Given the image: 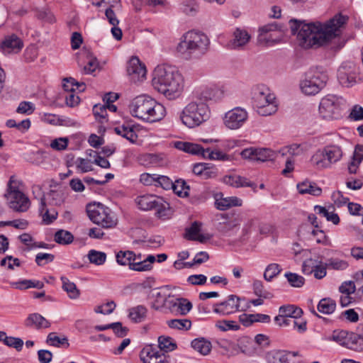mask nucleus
Listing matches in <instances>:
<instances>
[{
	"label": "nucleus",
	"instance_id": "obj_27",
	"mask_svg": "<svg viewBox=\"0 0 363 363\" xmlns=\"http://www.w3.org/2000/svg\"><path fill=\"white\" fill-rule=\"evenodd\" d=\"M147 309L142 305L129 309L128 317L134 323H141L147 316Z\"/></svg>",
	"mask_w": 363,
	"mask_h": 363
},
{
	"label": "nucleus",
	"instance_id": "obj_11",
	"mask_svg": "<svg viewBox=\"0 0 363 363\" xmlns=\"http://www.w3.org/2000/svg\"><path fill=\"white\" fill-rule=\"evenodd\" d=\"M86 212L89 219L104 228H111L117 225V219L111 210L101 203L88 205Z\"/></svg>",
	"mask_w": 363,
	"mask_h": 363
},
{
	"label": "nucleus",
	"instance_id": "obj_46",
	"mask_svg": "<svg viewBox=\"0 0 363 363\" xmlns=\"http://www.w3.org/2000/svg\"><path fill=\"white\" fill-rule=\"evenodd\" d=\"M325 264L328 269L338 271L345 270L349 267V263L346 260L333 257L328 259Z\"/></svg>",
	"mask_w": 363,
	"mask_h": 363
},
{
	"label": "nucleus",
	"instance_id": "obj_47",
	"mask_svg": "<svg viewBox=\"0 0 363 363\" xmlns=\"http://www.w3.org/2000/svg\"><path fill=\"white\" fill-rule=\"evenodd\" d=\"M164 307L169 308L173 313L182 314V298H174L169 294Z\"/></svg>",
	"mask_w": 363,
	"mask_h": 363
},
{
	"label": "nucleus",
	"instance_id": "obj_57",
	"mask_svg": "<svg viewBox=\"0 0 363 363\" xmlns=\"http://www.w3.org/2000/svg\"><path fill=\"white\" fill-rule=\"evenodd\" d=\"M129 268L133 271L147 272L151 270L152 266L150 264L146 263L145 259L142 262H135V259L133 257Z\"/></svg>",
	"mask_w": 363,
	"mask_h": 363
},
{
	"label": "nucleus",
	"instance_id": "obj_63",
	"mask_svg": "<svg viewBox=\"0 0 363 363\" xmlns=\"http://www.w3.org/2000/svg\"><path fill=\"white\" fill-rule=\"evenodd\" d=\"M112 330H113L116 335L118 337H124L127 335L129 330L127 327L122 325L121 322H116L111 323Z\"/></svg>",
	"mask_w": 363,
	"mask_h": 363
},
{
	"label": "nucleus",
	"instance_id": "obj_44",
	"mask_svg": "<svg viewBox=\"0 0 363 363\" xmlns=\"http://www.w3.org/2000/svg\"><path fill=\"white\" fill-rule=\"evenodd\" d=\"M315 211L318 214L325 217L328 221H330L335 225L338 224L340 222V218L337 213L329 212L328 210L323 206H315Z\"/></svg>",
	"mask_w": 363,
	"mask_h": 363
},
{
	"label": "nucleus",
	"instance_id": "obj_51",
	"mask_svg": "<svg viewBox=\"0 0 363 363\" xmlns=\"http://www.w3.org/2000/svg\"><path fill=\"white\" fill-rule=\"evenodd\" d=\"M133 257H134V252L132 251H120L116 255V262L120 265H128L132 261Z\"/></svg>",
	"mask_w": 363,
	"mask_h": 363
},
{
	"label": "nucleus",
	"instance_id": "obj_26",
	"mask_svg": "<svg viewBox=\"0 0 363 363\" xmlns=\"http://www.w3.org/2000/svg\"><path fill=\"white\" fill-rule=\"evenodd\" d=\"M298 192L301 194H308L313 196H320L322 193V189L318 187L315 183L310 182L308 181L303 182L297 184Z\"/></svg>",
	"mask_w": 363,
	"mask_h": 363
},
{
	"label": "nucleus",
	"instance_id": "obj_52",
	"mask_svg": "<svg viewBox=\"0 0 363 363\" xmlns=\"http://www.w3.org/2000/svg\"><path fill=\"white\" fill-rule=\"evenodd\" d=\"M16 286L17 289H28V288H36V289H42L44 286V284L40 281H33V280H23L20 282L13 284Z\"/></svg>",
	"mask_w": 363,
	"mask_h": 363
},
{
	"label": "nucleus",
	"instance_id": "obj_16",
	"mask_svg": "<svg viewBox=\"0 0 363 363\" xmlns=\"http://www.w3.org/2000/svg\"><path fill=\"white\" fill-rule=\"evenodd\" d=\"M127 72L134 83L143 81L146 77V67L138 57H132L127 66Z\"/></svg>",
	"mask_w": 363,
	"mask_h": 363
},
{
	"label": "nucleus",
	"instance_id": "obj_13",
	"mask_svg": "<svg viewBox=\"0 0 363 363\" xmlns=\"http://www.w3.org/2000/svg\"><path fill=\"white\" fill-rule=\"evenodd\" d=\"M245 301V298H240L233 294L230 295L227 300L213 306V312L223 315H228L238 311H245L250 307V305L245 306L241 305V302Z\"/></svg>",
	"mask_w": 363,
	"mask_h": 363
},
{
	"label": "nucleus",
	"instance_id": "obj_60",
	"mask_svg": "<svg viewBox=\"0 0 363 363\" xmlns=\"http://www.w3.org/2000/svg\"><path fill=\"white\" fill-rule=\"evenodd\" d=\"M35 111V107L31 102L22 101L19 104L16 112L21 114L30 115Z\"/></svg>",
	"mask_w": 363,
	"mask_h": 363
},
{
	"label": "nucleus",
	"instance_id": "obj_15",
	"mask_svg": "<svg viewBox=\"0 0 363 363\" xmlns=\"http://www.w3.org/2000/svg\"><path fill=\"white\" fill-rule=\"evenodd\" d=\"M357 72L355 66L351 63L342 64L337 70V79L340 84L350 87L356 83Z\"/></svg>",
	"mask_w": 363,
	"mask_h": 363
},
{
	"label": "nucleus",
	"instance_id": "obj_3",
	"mask_svg": "<svg viewBox=\"0 0 363 363\" xmlns=\"http://www.w3.org/2000/svg\"><path fill=\"white\" fill-rule=\"evenodd\" d=\"M129 109L133 117L147 123L160 121L166 115L164 106L145 94L135 97L130 101Z\"/></svg>",
	"mask_w": 363,
	"mask_h": 363
},
{
	"label": "nucleus",
	"instance_id": "obj_55",
	"mask_svg": "<svg viewBox=\"0 0 363 363\" xmlns=\"http://www.w3.org/2000/svg\"><path fill=\"white\" fill-rule=\"evenodd\" d=\"M74 86H83V89L86 86L84 82L79 83L72 77H67L63 79L62 87L67 93L74 92Z\"/></svg>",
	"mask_w": 363,
	"mask_h": 363
},
{
	"label": "nucleus",
	"instance_id": "obj_54",
	"mask_svg": "<svg viewBox=\"0 0 363 363\" xmlns=\"http://www.w3.org/2000/svg\"><path fill=\"white\" fill-rule=\"evenodd\" d=\"M216 327L221 331H228L230 330H238L240 329V325L236 324L233 320H218L216 323Z\"/></svg>",
	"mask_w": 363,
	"mask_h": 363
},
{
	"label": "nucleus",
	"instance_id": "obj_36",
	"mask_svg": "<svg viewBox=\"0 0 363 363\" xmlns=\"http://www.w3.org/2000/svg\"><path fill=\"white\" fill-rule=\"evenodd\" d=\"M359 340H363V335L362 333L357 334L354 333L347 332L345 342L344 346L354 350H357L359 348L358 345Z\"/></svg>",
	"mask_w": 363,
	"mask_h": 363
},
{
	"label": "nucleus",
	"instance_id": "obj_20",
	"mask_svg": "<svg viewBox=\"0 0 363 363\" xmlns=\"http://www.w3.org/2000/svg\"><path fill=\"white\" fill-rule=\"evenodd\" d=\"M25 325L29 328L33 327L39 330L50 328V323L40 314L34 313L30 314L25 320Z\"/></svg>",
	"mask_w": 363,
	"mask_h": 363
},
{
	"label": "nucleus",
	"instance_id": "obj_62",
	"mask_svg": "<svg viewBox=\"0 0 363 363\" xmlns=\"http://www.w3.org/2000/svg\"><path fill=\"white\" fill-rule=\"evenodd\" d=\"M75 164L77 166V168L80 169L81 172L83 173L93 170V167L90 161L83 158H77L75 161Z\"/></svg>",
	"mask_w": 363,
	"mask_h": 363
},
{
	"label": "nucleus",
	"instance_id": "obj_30",
	"mask_svg": "<svg viewBox=\"0 0 363 363\" xmlns=\"http://www.w3.org/2000/svg\"><path fill=\"white\" fill-rule=\"evenodd\" d=\"M158 347L163 352H169L177 349V345L172 337L161 335L158 337Z\"/></svg>",
	"mask_w": 363,
	"mask_h": 363
},
{
	"label": "nucleus",
	"instance_id": "obj_25",
	"mask_svg": "<svg viewBox=\"0 0 363 363\" xmlns=\"http://www.w3.org/2000/svg\"><path fill=\"white\" fill-rule=\"evenodd\" d=\"M242 204V199L237 196H230L220 199H216L215 201V206L216 208L220 211H225L233 206H241Z\"/></svg>",
	"mask_w": 363,
	"mask_h": 363
},
{
	"label": "nucleus",
	"instance_id": "obj_61",
	"mask_svg": "<svg viewBox=\"0 0 363 363\" xmlns=\"http://www.w3.org/2000/svg\"><path fill=\"white\" fill-rule=\"evenodd\" d=\"M286 150H287V152L292 156L301 155L304 152V149L302 145L296 143L282 149V155L286 154L284 152Z\"/></svg>",
	"mask_w": 363,
	"mask_h": 363
},
{
	"label": "nucleus",
	"instance_id": "obj_24",
	"mask_svg": "<svg viewBox=\"0 0 363 363\" xmlns=\"http://www.w3.org/2000/svg\"><path fill=\"white\" fill-rule=\"evenodd\" d=\"M79 57L86 60V65L84 67L85 74L93 73L99 67L96 57H94L89 50H82L79 53Z\"/></svg>",
	"mask_w": 363,
	"mask_h": 363
},
{
	"label": "nucleus",
	"instance_id": "obj_23",
	"mask_svg": "<svg viewBox=\"0 0 363 363\" xmlns=\"http://www.w3.org/2000/svg\"><path fill=\"white\" fill-rule=\"evenodd\" d=\"M234 38L230 42V46L233 49H238L245 45L250 39L248 33L240 28H237L233 33Z\"/></svg>",
	"mask_w": 363,
	"mask_h": 363
},
{
	"label": "nucleus",
	"instance_id": "obj_1",
	"mask_svg": "<svg viewBox=\"0 0 363 363\" xmlns=\"http://www.w3.org/2000/svg\"><path fill=\"white\" fill-rule=\"evenodd\" d=\"M348 17L341 13L336 14L325 23L320 22L306 23L304 21L292 18L289 21L293 35H297V39L301 47L309 48L313 46H323L341 35L342 28Z\"/></svg>",
	"mask_w": 363,
	"mask_h": 363
},
{
	"label": "nucleus",
	"instance_id": "obj_43",
	"mask_svg": "<svg viewBox=\"0 0 363 363\" xmlns=\"http://www.w3.org/2000/svg\"><path fill=\"white\" fill-rule=\"evenodd\" d=\"M87 257L90 263L99 266L105 263L106 254L104 252L91 250L88 252Z\"/></svg>",
	"mask_w": 363,
	"mask_h": 363
},
{
	"label": "nucleus",
	"instance_id": "obj_28",
	"mask_svg": "<svg viewBox=\"0 0 363 363\" xmlns=\"http://www.w3.org/2000/svg\"><path fill=\"white\" fill-rule=\"evenodd\" d=\"M46 342L53 347L68 348L69 343L68 338L62 335V337L57 336L55 333H50L48 334Z\"/></svg>",
	"mask_w": 363,
	"mask_h": 363
},
{
	"label": "nucleus",
	"instance_id": "obj_58",
	"mask_svg": "<svg viewBox=\"0 0 363 363\" xmlns=\"http://www.w3.org/2000/svg\"><path fill=\"white\" fill-rule=\"evenodd\" d=\"M199 10V6L196 0H189L183 5V12L186 14L194 16Z\"/></svg>",
	"mask_w": 363,
	"mask_h": 363
},
{
	"label": "nucleus",
	"instance_id": "obj_37",
	"mask_svg": "<svg viewBox=\"0 0 363 363\" xmlns=\"http://www.w3.org/2000/svg\"><path fill=\"white\" fill-rule=\"evenodd\" d=\"M168 295L169 294H167L164 289H155L152 296L155 298V300L153 302L152 307L155 310H159L164 307Z\"/></svg>",
	"mask_w": 363,
	"mask_h": 363
},
{
	"label": "nucleus",
	"instance_id": "obj_29",
	"mask_svg": "<svg viewBox=\"0 0 363 363\" xmlns=\"http://www.w3.org/2000/svg\"><path fill=\"white\" fill-rule=\"evenodd\" d=\"M239 222L237 219L220 222L217 225V230L225 235H233L235 230L238 229Z\"/></svg>",
	"mask_w": 363,
	"mask_h": 363
},
{
	"label": "nucleus",
	"instance_id": "obj_42",
	"mask_svg": "<svg viewBox=\"0 0 363 363\" xmlns=\"http://www.w3.org/2000/svg\"><path fill=\"white\" fill-rule=\"evenodd\" d=\"M73 240L72 234L65 230H57L54 235V240L60 245H69L73 242Z\"/></svg>",
	"mask_w": 363,
	"mask_h": 363
},
{
	"label": "nucleus",
	"instance_id": "obj_8",
	"mask_svg": "<svg viewBox=\"0 0 363 363\" xmlns=\"http://www.w3.org/2000/svg\"><path fill=\"white\" fill-rule=\"evenodd\" d=\"M342 156L340 146L329 145L322 149H318L311 157V162L318 169L330 167L332 164L338 162Z\"/></svg>",
	"mask_w": 363,
	"mask_h": 363
},
{
	"label": "nucleus",
	"instance_id": "obj_4",
	"mask_svg": "<svg viewBox=\"0 0 363 363\" xmlns=\"http://www.w3.org/2000/svg\"><path fill=\"white\" fill-rule=\"evenodd\" d=\"M210 41L206 35L191 30L183 35V60L196 61L208 50Z\"/></svg>",
	"mask_w": 363,
	"mask_h": 363
},
{
	"label": "nucleus",
	"instance_id": "obj_64",
	"mask_svg": "<svg viewBox=\"0 0 363 363\" xmlns=\"http://www.w3.org/2000/svg\"><path fill=\"white\" fill-rule=\"evenodd\" d=\"M174 183L168 177L166 176H157V184L164 189L168 190L174 187Z\"/></svg>",
	"mask_w": 363,
	"mask_h": 363
},
{
	"label": "nucleus",
	"instance_id": "obj_6",
	"mask_svg": "<svg viewBox=\"0 0 363 363\" xmlns=\"http://www.w3.org/2000/svg\"><path fill=\"white\" fill-rule=\"evenodd\" d=\"M328 79V74L322 67H313L306 73L300 87L305 94L315 95L325 86Z\"/></svg>",
	"mask_w": 363,
	"mask_h": 363
},
{
	"label": "nucleus",
	"instance_id": "obj_56",
	"mask_svg": "<svg viewBox=\"0 0 363 363\" xmlns=\"http://www.w3.org/2000/svg\"><path fill=\"white\" fill-rule=\"evenodd\" d=\"M3 342L8 347L15 348L17 351H21L23 346V341L19 337H8L5 335Z\"/></svg>",
	"mask_w": 363,
	"mask_h": 363
},
{
	"label": "nucleus",
	"instance_id": "obj_45",
	"mask_svg": "<svg viewBox=\"0 0 363 363\" xmlns=\"http://www.w3.org/2000/svg\"><path fill=\"white\" fill-rule=\"evenodd\" d=\"M281 268L279 264L277 263H272L267 266L264 272V279L267 281H271L274 277L281 272Z\"/></svg>",
	"mask_w": 363,
	"mask_h": 363
},
{
	"label": "nucleus",
	"instance_id": "obj_40",
	"mask_svg": "<svg viewBox=\"0 0 363 363\" xmlns=\"http://www.w3.org/2000/svg\"><path fill=\"white\" fill-rule=\"evenodd\" d=\"M255 161H272L276 158L277 153L268 148H255Z\"/></svg>",
	"mask_w": 363,
	"mask_h": 363
},
{
	"label": "nucleus",
	"instance_id": "obj_14",
	"mask_svg": "<svg viewBox=\"0 0 363 363\" xmlns=\"http://www.w3.org/2000/svg\"><path fill=\"white\" fill-rule=\"evenodd\" d=\"M248 118L247 112L241 107H235L225 113L223 123L230 130L241 128Z\"/></svg>",
	"mask_w": 363,
	"mask_h": 363
},
{
	"label": "nucleus",
	"instance_id": "obj_17",
	"mask_svg": "<svg viewBox=\"0 0 363 363\" xmlns=\"http://www.w3.org/2000/svg\"><path fill=\"white\" fill-rule=\"evenodd\" d=\"M201 223L198 221L192 223L190 227L186 228L184 237L189 240H196L204 243L209 240L212 235L210 234H200Z\"/></svg>",
	"mask_w": 363,
	"mask_h": 363
},
{
	"label": "nucleus",
	"instance_id": "obj_22",
	"mask_svg": "<svg viewBox=\"0 0 363 363\" xmlns=\"http://www.w3.org/2000/svg\"><path fill=\"white\" fill-rule=\"evenodd\" d=\"M223 182L235 188L251 187L254 185L252 182L247 181V178L238 174L225 175L223 178Z\"/></svg>",
	"mask_w": 363,
	"mask_h": 363
},
{
	"label": "nucleus",
	"instance_id": "obj_10",
	"mask_svg": "<svg viewBox=\"0 0 363 363\" xmlns=\"http://www.w3.org/2000/svg\"><path fill=\"white\" fill-rule=\"evenodd\" d=\"M9 201V207L18 212L26 211L30 206L28 198L19 190V182L11 176L8 182V188L5 194Z\"/></svg>",
	"mask_w": 363,
	"mask_h": 363
},
{
	"label": "nucleus",
	"instance_id": "obj_5",
	"mask_svg": "<svg viewBox=\"0 0 363 363\" xmlns=\"http://www.w3.org/2000/svg\"><path fill=\"white\" fill-rule=\"evenodd\" d=\"M252 100L257 113L261 116H270L277 111L276 97L264 85H258L253 89Z\"/></svg>",
	"mask_w": 363,
	"mask_h": 363
},
{
	"label": "nucleus",
	"instance_id": "obj_48",
	"mask_svg": "<svg viewBox=\"0 0 363 363\" xmlns=\"http://www.w3.org/2000/svg\"><path fill=\"white\" fill-rule=\"evenodd\" d=\"M205 159L211 160L230 161V156L220 150H211L210 148L206 149Z\"/></svg>",
	"mask_w": 363,
	"mask_h": 363
},
{
	"label": "nucleus",
	"instance_id": "obj_19",
	"mask_svg": "<svg viewBox=\"0 0 363 363\" xmlns=\"http://www.w3.org/2000/svg\"><path fill=\"white\" fill-rule=\"evenodd\" d=\"M218 93V90L216 87L205 86L196 89L192 93V97L193 99H196L204 103L208 100L215 99Z\"/></svg>",
	"mask_w": 363,
	"mask_h": 363
},
{
	"label": "nucleus",
	"instance_id": "obj_53",
	"mask_svg": "<svg viewBox=\"0 0 363 363\" xmlns=\"http://www.w3.org/2000/svg\"><path fill=\"white\" fill-rule=\"evenodd\" d=\"M144 160L147 162V164H151L155 167L163 166L166 161L162 155L148 154L144 156Z\"/></svg>",
	"mask_w": 363,
	"mask_h": 363
},
{
	"label": "nucleus",
	"instance_id": "obj_32",
	"mask_svg": "<svg viewBox=\"0 0 363 363\" xmlns=\"http://www.w3.org/2000/svg\"><path fill=\"white\" fill-rule=\"evenodd\" d=\"M279 312L282 314V315L296 320L300 318L303 313L301 308L294 305L282 306L279 308Z\"/></svg>",
	"mask_w": 363,
	"mask_h": 363
},
{
	"label": "nucleus",
	"instance_id": "obj_38",
	"mask_svg": "<svg viewBox=\"0 0 363 363\" xmlns=\"http://www.w3.org/2000/svg\"><path fill=\"white\" fill-rule=\"evenodd\" d=\"M183 152L192 155L201 156L203 158L205 157L206 155V149L200 145L189 142H183Z\"/></svg>",
	"mask_w": 363,
	"mask_h": 363
},
{
	"label": "nucleus",
	"instance_id": "obj_7",
	"mask_svg": "<svg viewBox=\"0 0 363 363\" xmlns=\"http://www.w3.org/2000/svg\"><path fill=\"white\" fill-rule=\"evenodd\" d=\"M210 117V111L205 103L190 102L183 109V125L189 128L199 126Z\"/></svg>",
	"mask_w": 363,
	"mask_h": 363
},
{
	"label": "nucleus",
	"instance_id": "obj_39",
	"mask_svg": "<svg viewBox=\"0 0 363 363\" xmlns=\"http://www.w3.org/2000/svg\"><path fill=\"white\" fill-rule=\"evenodd\" d=\"M311 261H312V259H309V260L305 261L303 262V266H302L303 272L304 273H308V274L313 273L314 277L317 279H321L324 278L327 274V268H328V267L326 266L325 264L324 265H323V264L315 265L313 267V269L311 271H309L308 272H306L307 262H311Z\"/></svg>",
	"mask_w": 363,
	"mask_h": 363
},
{
	"label": "nucleus",
	"instance_id": "obj_41",
	"mask_svg": "<svg viewBox=\"0 0 363 363\" xmlns=\"http://www.w3.org/2000/svg\"><path fill=\"white\" fill-rule=\"evenodd\" d=\"M277 26L276 24H268L262 26L259 29V34L258 35V43L260 44H268L272 41L269 36L267 35L268 33L277 30Z\"/></svg>",
	"mask_w": 363,
	"mask_h": 363
},
{
	"label": "nucleus",
	"instance_id": "obj_2",
	"mask_svg": "<svg viewBox=\"0 0 363 363\" xmlns=\"http://www.w3.org/2000/svg\"><path fill=\"white\" fill-rule=\"evenodd\" d=\"M181 74L172 66L158 65L154 70L152 84L155 89L172 100L180 96Z\"/></svg>",
	"mask_w": 363,
	"mask_h": 363
},
{
	"label": "nucleus",
	"instance_id": "obj_33",
	"mask_svg": "<svg viewBox=\"0 0 363 363\" xmlns=\"http://www.w3.org/2000/svg\"><path fill=\"white\" fill-rule=\"evenodd\" d=\"M318 311L323 314H332L336 308V302L330 298H322L317 306Z\"/></svg>",
	"mask_w": 363,
	"mask_h": 363
},
{
	"label": "nucleus",
	"instance_id": "obj_35",
	"mask_svg": "<svg viewBox=\"0 0 363 363\" xmlns=\"http://www.w3.org/2000/svg\"><path fill=\"white\" fill-rule=\"evenodd\" d=\"M62 289L67 293L72 299L77 298L80 295V291L77 288L74 282L70 281L67 277H62Z\"/></svg>",
	"mask_w": 363,
	"mask_h": 363
},
{
	"label": "nucleus",
	"instance_id": "obj_21",
	"mask_svg": "<svg viewBox=\"0 0 363 363\" xmlns=\"http://www.w3.org/2000/svg\"><path fill=\"white\" fill-rule=\"evenodd\" d=\"M1 46L4 52H18L22 49L23 43L16 35L12 34L5 38Z\"/></svg>",
	"mask_w": 363,
	"mask_h": 363
},
{
	"label": "nucleus",
	"instance_id": "obj_31",
	"mask_svg": "<svg viewBox=\"0 0 363 363\" xmlns=\"http://www.w3.org/2000/svg\"><path fill=\"white\" fill-rule=\"evenodd\" d=\"M191 347L203 355L208 354L211 350V342L203 337L196 338L191 341Z\"/></svg>",
	"mask_w": 363,
	"mask_h": 363
},
{
	"label": "nucleus",
	"instance_id": "obj_50",
	"mask_svg": "<svg viewBox=\"0 0 363 363\" xmlns=\"http://www.w3.org/2000/svg\"><path fill=\"white\" fill-rule=\"evenodd\" d=\"M289 284L293 287L300 288L305 283V279L296 273L286 272L284 274Z\"/></svg>",
	"mask_w": 363,
	"mask_h": 363
},
{
	"label": "nucleus",
	"instance_id": "obj_34",
	"mask_svg": "<svg viewBox=\"0 0 363 363\" xmlns=\"http://www.w3.org/2000/svg\"><path fill=\"white\" fill-rule=\"evenodd\" d=\"M40 200V206L39 211L43 216V220L45 224H50L57 218V213L56 212H53L50 214L49 210L46 208L45 197L44 194H43Z\"/></svg>",
	"mask_w": 363,
	"mask_h": 363
},
{
	"label": "nucleus",
	"instance_id": "obj_18",
	"mask_svg": "<svg viewBox=\"0 0 363 363\" xmlns=\"http://www.w3.org/2000/svg\"><path fill=\"white\" fill-rule=\"evenodd\" d=\"M267 363H299L291 359V354L286 350H272L266 354Z\"/></svg>",
	"mask_w": 363,
	"mask_h": 363
},
{
	"label": "nucleus",
	"instance_id": "obj_49",
	"mask_svg": "<svg viewBox=\"0 0 363 363\" xmlns=\"http://www.w3.org/2000/svg\"><path fill=\"white\" fill-rule=\"evenodd\" d=\"M254 294L260 298L269 299L273 297V294L264 289V285L262 281L255 280L252 284Z\"/></svg>",
	"mask_w": 363,
	"mask_h": 363
},
{
	"label": "nucleus",
	"instance_id": "obj_9",
	"mask_svg": "<svg viewBox=\"0 0 363 363\" xmlns=\"http://www.w3.org/2000/svg\"><path fill=\"white\" fill-rule=\"evenodd\" d=\"M135 203L143 211L155 210V215L160 218L165 219L171 212L169 203L153 194L139 196L135 199Z\"/></svg>",
	"mask_w": 363,
	"mask_h": 363
},
{
	"label": "nucleus",
	"instance_id": "obj_12",
	"mask_svg": "<svg viewBox=\"0 0 363 363\" xmlns=\"http://www.w3.org/2000/svg\"><path fill=\"white\" fill-rule=\"evenodd\" d=\"M343 99L336 95H327L319 104V114L325 120L338 119L342 116Z\"/></svg>",
	"mask_w": 363,
	"mask_h": 363
},
{
	"label": "nucleus",
	"instance_id": "obj_59",
	"mask_svg": "<svg viewBox=\"0 0 363 363\" xmlns=\"http://www.w3.org/2000/svg\"><path fill=\"white\" fill-rule=\"evenodd\" d=\"M157 350V347L153 345L145 346L140 352V358L143 363H146V359L153 357Z\"/></svg>",
	"mask_w": 363,
	"mask_h": 363
}]
</instances>
